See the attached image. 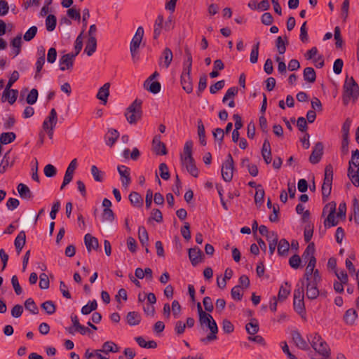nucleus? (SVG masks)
Masks as SVG:
<instances>
[{
    "mask_svg": "<svg viewBox=\"0 0 359 359\" xmlns=\"http://www.w3.org/2000/svg\"><path fill=\"white\" fill-rule=\"evenodd\" d=\"M173 58L172 50L169 48H165L160 58L159 65L168 69L171 64Z\"/></svg>",
    "mask_w": 359,
    "mask_h": 359,
    "instance_id": "15",
    "label": "nucleus"
},
{
    "mask_svg": "<svg viewBox=\"0 0 359 359\" xmlns=\"http://www.w3.org/2000/svg\"><path fill=\"white\" fill-rule=\"evenodd\" d=\"M207 86V76L202 75L199 79L197 93L199 96L201 93L205 89Z\"/></svg>",
    "mask_w": 359,
    "mask_h": 359,
    "instance_id": "64",
    "label": "nucleus"
},
{
    "mask_svg": "<svg viewBox=\"0 0 359 359\" xmlns=\"http://www.w3.org/2000/svg\"><path fill=\"white\" fill-rule=\"evenodd\" d=\"M152 147L154 151L158 155H165L167 154L165 145L161 141L159 135H156L154 137Z\"/></svg>",
    "mask_w": 359,
    "mask_h": 359,
    "instance_id": "16",
    "label": "nucleus"
},
{
    "mask_svg": "<svg viewBox=\"0 0 359 359\" xmlns=\"http://www.w3.org/2000/svg\"><path fill=\"white\" fill-rule=\"evenodd\" d=\"M304 79L309 83H313L316 81V75L315 70L312 67H306L304 69Z\"/></svg>",
    "mask_w": 359,
    "mask_h": 359,
    "instance_id": "41",
    "label": "nucleus"
},
{
    "mask_svg": "<svg viewBox=\"0 0 359 359\" xmlns=\"http://www.w3.org/2000/svg\"><path fill=\"white\" fill-rule=\"evenodd\" d=\"M39 287L42 290H46L49 287L50 282L48 276L43 273L39 276Z\"/></svg>",
    "mask_w": 359,
    "mask_h": 359,
    "instance_id": "58",
    "label": "nucleus"
},
{
    "mask_svg": "<svg viewBox=\"0 0 359 359\" xmlns=\"http://www.w3.org/2000/svg\"><path fill=\"white\" fill-rule=\"evenodd\" d=\"M56 18L53 15H48L46 19V27L48 32H52L55 29L56 26Z\"/></svg>",
    "mask_w": 359,
    "mask_h": 359,
    "instance_id": "45",
    "label": "nucleus"
},
{
    "mask_svg": "<svg viewBox=\"0 0 359 359\" xmlns=\"http://www.w3.org/2000/svg\"><path fill=\"white\" fill-rule=\"evenodd\" d=\"M142 104L141 100L136 99L127 108L125 116L130 124H135L141 119L142 115Z\"/></svg>",
    "mask_w": 359,
    "mask_h": 359,
    "instance_id": "4",
    "label": "nucleus"
},
{
    "mask_svg": "<svg viewBox=\"0 0 359 359\" xmlns=\"http://www.w3.org/2000/svg\"><path fill=\"white\" fill-rule=\"evenodd\" d=\"M233 161L231 154H229L227 159L222 167V176L224 181L230 182L233 177Z\"/></svg>",
    "mask_w": 359,
    "mask_h": 359,
    "instance_id": "10",
    "label": "nucleus"
},
{
    "mask_svg": "<svg viewBox=\"0 0 359 359\" xmlns=\"http://www.w3.org/2000/svg\"><path fill=\"white\" fill-rule=\"evenodd\" d=\"M11 45L13 48L12 53L13 54V56L15 57L20 53L21 50V45H22V36L21 34L18 35L16 37H15L11 43Z\"/></svg>",
    "mask_w": 359,
    "mask_h": 359,
    "instance_id": "32",
    "label": "nucleus"
},
{
    "mask_svg": "<svg viewBox=\"0 0 359 359\" xmlns=\"http://www.w3.org/2000/svg\"><path fill=\"white\" fill-rule=\"evenodd\" d=\"M313 349L322 358H327L330 356V348L324 340L319 344H317L316 347Z\"/></svg>",
    "mask_w": 359,
    "mask_h": 359,
    "instance_id": "24",
    "label": "nucleus"
},
{
    "mask_svg": "<svg viewBox=\"0 0 359 359\" xmlns=\"http://www.w3.org/2000/svg\"><path fill=\"white\" fill-rule=\"evenodd\" d=\"M199 323L201 325H205L210 331V333L205 338L201 339L202 342L206 343L217 339L218 327L215 320L210 314L203 315V317L199 319Z\"/></svg>",
    "mask_w": 359,
    "mask_h": 359,
    "instance_id": "5",
    "label": "nucleus"
},
{
    "mask_svg": "<svg viewBox=\"0 0 359 359\" xmlns=\"http://www.w3.org/2000/svg\"><path fill=\"white\" fill-rule=\"evenodd\" d=\"M126 320L130 325H138L141 321V316L137 312L131 311L127 314Z\"/></svg>",
    "mask_w": 359,
    "mask_h": 359,
    "instance_id": "35",
    "label": "nucleus"
},
{
    "mask_svg": "<svg viewBox=\"0 0 359 359\" xmlns=\"http://www.w3.org/2000/svg\"><path fill=\"white\" fill-rule=\"evenodd\" d=\"M304 293L306 294L305 286L302 285L294 290V309L300 315L305 313Z\"/></svg>",
    "mask_w": 359,
    "mask_h": 359,
    "instance_id": "7",
    "label": "nucleus"
},
{
    "mask_svg": "<svg viewBox=\"0 0 359 359\" xmlns=\"http://www.w3.org/2000/svg\"><path fill=\"white\" fill-rule=\"evenodd\" d=\"M118 171L121 176L122 185L127 188L131 182L129 168L125 165H119L118 166Z\"/></svg>",
    "mask_w": 359,
    "mask_h": 359,
    "instance_id": "14",
    "label": "nucleus"
},
{
    "mask_svg": "<svg viewBox=\"0 0 359 359\" xmlns=\"http://www.w3.org/2000/svg\"><path fill=\"white\" fill-rule=\"evenodd\" d=\"M347 175L352 184L359 187V151L358 149L352 151L351 158L348 162Z\"/></svg>",
    "mask_w": 359,
    "mask_h": 359,
    "instance_id": "3",
    "label": "nucleus"
},
{
    "mask_svg": "<svg viewBox=\"0 0 359 359\" xmlns=\"http://www.w3.org/2000/svg\"><path fill=\"white\" fill-rule=\"evenodd\" d=\"M351 124V121L349 118H347L341 128L342 138H348Z\"/></svg>",
    "mask_w": 359,
    "mask_h": 359,
    "instance_id": "61",
    "label": "nucleus"
},
{
    "mask_svg": "<svg viewBox=\"0 0 359 359\" xmlns=\"http://www.w3.org/2000/svg\"><path fill=\"white\" fill-rule=\"evenodd\" d=\"M187 59L183 62V70L182 73L191 74L192 67V55L189 49H185Z\"/></svg>",
    "mask_w": 359,
    "mask_h": 359,
    "instance_id": "29",
    "label": "nucleus"
},
{
    "mask_svg": "<svg viewBox=\"0 0 359 359\" xmlns=\"http://www.w3.org/2000/svg\"><path fill=\"white\" fill-rule=\"evenodd\" d=\"M129 200L130 203L136 207H141L143 204V199L141 195L135 191H133L130 194Z\"/></svg>",
    "mask_w": 359,
    "mask_h": 359,
    "instance_id": "39",
    "label": "nucleus"
},
{
    "mask_svg": "<svg viewBox=\"0 0 359 359\" xmlns=\"http://www.w3.org/2000/svg\"><path fill=\"white\" fill-rule=\"evenodd\" d=\"M278 253L280 256H286L290 249L289 242L285 239H281L278 244Z\"/></svg>",
    "mask_w": 359,
    "mask_h": 359,
    "instance_id": "34",
    "label": "nucleus"
},
{
    "mask_svg": "<svg viewBox=\"0 0 359 359\" xmlns=\"http://www.w3.org/2000/svg\"><path fill=\"white\" fill-rule=\"evenodd\" d=\"M103 353L108 355L109 353H117L119 351V347L113 341H107L104 342L102 348H100Z\"/></svg>",
    "mask_w": 359,
    "mask_h": 359,
    "instance_id": "27",
    "label": "nucleus"
},
{
    "mask_svg": "<svg viewBox=\"0 0 359 359\" xmlns=\"http://www.w3.org/2000/svg\"><path fill=\"white\" fill-rule=\"evenodd\" d=\"M203 252L198 248H193L189 250V257L194 266L202 261Z\"/></svg>",
    "mask_w": 359,
    "mask_h": 359,
    "instance_id": "18",
    "label": "nucleus"
},
{
    "mask_svg": "<svg viewBox=\"0 0 359 359\" xmlns=\"http://www.w3.org/2000/svg\"><path fill=\"white\" fill-rule=\"evenodd\" d=\"M290 293V285L285 283V285H281L278 294V300L283 302L286 299Z\"/></svg>",
    "mask_w": 359,
    "mask_h": 359,
    "instance_id": "38",
    "label": "nucleus"
},
{
    "mask_svg": "<svg viewBox=\"0 0 359 359\" xmlns=\"http://www.w3.org/2000/svg\"><path fill=\"white\" fill-rule=\"evenodd\" d=\"M25 307L33 314H37L39 312L38 307L32 298H29L25 301Z\"/></svg>",
    "mask_w": 359,
    "mask_h": 359,
    "instance_id": "49",
    "label": "nucleus"
},
{
    "mask_svg": "<svg viewBox=\"0 0 359 359\" xmlns=\"http://www.w3.org/2000/svg\"><path fill=\"white\" fill-rule=\"evenodd\" d=\"M259 42H257L253 46L251 50L250 60L252 64H255L257 62L259 55Z\"/></svg>",
    "mask_w": 359,
    "mask_h": 359,
    "instance_id": "54",
    "label": "nucleus"
},
{
    "mask_svg": "<svg viewBox=\"0 0 359 359\" xmlns=\"http://www.w3.org/2000/svg\"><path fill=\"white\" fill-rule=\"evenodd\" d=\"M110 83H105L100 87L97 93L96 97L102 102L104 104L107 102L108 97L109 95Z\"/></svg>",
    "mask_w": 359,
    "mask_h": 359,
    "instance_id": "20",
    "label": "nucleus"
},
{
    "mask_svg": "<svg viewBox=\"0 0 359 359\" xmlns=\"http://www.w3.org/2000/svg\"><path fill=\"white\" fill-rule=\"evenodd\" d=\"M182 164L184 166L189 173L194 177L198 176V169L196 168L194 158L183 159L181 161Z\"/></svg>",
    "mask_w": 359,
    "mask_h": 359,
    "instance_id": "19",
    "label": "nucleus"
},
{
    "mask_svg": "<svg viewBox=\"0 0 359 359\" xmlns=\"http://www.w3.org/2000/svg\"><path fill=\"white\" fill-rule=\"evenodd\" d=\"M314 252H315V245L313 243H311L308 245L306 247L305 251L304 252L302 255V259L304 261L311 262V259H316L314 257Z\"/></svg>",
    "mask_w": 359,
    "mask_h": 359,
    "instance_id": "30",
    "label": "nucleus"
},
{
    "mask_svg": "<svg viewBox=\"0 0 359 359\" xmlns=\"http://www.w3.org/2000/svg\"><path fill=\"white\" fill-rule=\"evenodd\" d=\"M42 309L48 315H52L55 312L56 308L55 304L52 301H46L41 304Z\"/></svg>",
    "mask_w": 359,
    "mask_h": 359,
    "instance_id": "48",
    "label": "nucleus"
},
{
    "mask_svg": "<svg viewBox=\"0 0 359 359\" xmlns=\"http://www.w3.org/2000/svg\"><path fill=\"white\" fill-rule=\"evenodd\" d=\"M264 191L261 187V186H258L256 190V193L255 195V201L256 204L262 205L264 201Z\"/></svg>",
    "mask_w": 359,
    "mask_h": 359,
    "instance_id": "53",
    "label": "nucleus"
},
{
    "mask_svg": "<svg viewBox=\"0 0 359 359\" xmlns=\"http://www.w3.org/2000/svg\"><path fill=\"white\" fill-rule=\"evenodd\" d=\"M160 176L163 180H168L170 178V172L168 168L165 163H162L159 165Z\"/></svg>",
    "mask_w": 359,
    "mask_h": 359,
    "instance_id": "56",
    "label": "nucleus"
},
{
    "mask_svg": "<svg viewBox=\"0 0 359 359\" xmlns=\"http://www.w3.org/2000/svg\"><path fill=\"white\" fill-rule=\"evenodd\" d=\"M37 98H38V91L36 89L33 88L30 90V92L27 95L26 101L28 104H33L36 102Z\"/></svg>",
    "mask_w": 359,
    "mask_h": 359,
    "instance_id": "59",
    "label": "nucleus"
},
{
    "mask_svg": "<svg viewBox=\"0 0 359 359\" xmlns=\"http://www.w3.org/2000/svg\"><path fill=\"white\" fill-rule=\"evenodd\" d=\"M316 259H311L306 266L304 278L300 280L301 284L305 286L306 297L309 300H313L320 295L318 285L321 281V276L318 269L314 270Z\"/></svg>",
    "mask_w": 359,
    "mask_h": 359,
    "instance_id": "1",
    "label": "nucleus"
},
{
    "mask_svg": "<svg viewBox=\"0 0 359 359\" xmlns=\"http://www.w3.org/2000/svg\"><path fill=\"white\" fill-rule=\"evenodd\" d=\"M138 238L143 246H148L149 236L146 229L144 226L139 227Z\"/></svg>",
    "mask_w": 359,
    "mask_h": 359,
    "instance_id": "42",
    "label": "nucleus"
},
{
    "mask_svg": "<svg viewBox=\"0 0 359 359\" xmlns=\"http://www.w3.org/2000/svg\"><path fill=\"white\" fill-rule=\"evenodd\" d=\"M343 103L347 105L350 100L355 102L359 97V86L353 77L346 76L343 86Z\"/></svg>",
    "mask_w": 359,
    "mask_h": 359,
    "instance_id": "2",
    "label": "nucleus"
},
{
    "mask_svg": "<svg viewBox=\"0 0 359 359\" xmlns=\"http://www.w3.org/2000/svg\"><path fill=\"white\" fill-rule=\"evenodd\" d=\"M17 190L22 198L28 201L32 199L33 194L26 184L20 183L17 187Z\"/></svg>",
    "mask_w": 359,
    "mask_h": 359,
    "instance_id": "23",
    "label": "nucleus"
},
{
    "mask_svg": "<svg viewBox=\"0 0 359 359\" xmlns=\"http://www.w3.org/2000/svg\"><path fill=\"white\" fill-rule=\"evenodd\" d=\"M97 307V303L96 300L94 299L81 308V313L83 315H88L92 311L96 310Z\"/></svg>",
    "mask_w": 359,
    "mask_h": 359,
    "instance_id": "44",
    "label": "nucleus"
},
{
    "mask_svg": "<svg viewBox=\"0 0 359 359\" xmlns=\"http://www.w3.org/2000/svg\"><path fill=\"white\" fill-rule=\"evenodd\" d=\"M119 137V133L116 129H109L105 135L106 144L112 147Z\"/></svg>",
    "mask_w": 359,
    "mask_h": 359,
    "instance_id": "26",
    "label": "nucleus"
},
{
    "mask_svg": "<svg viewBox=\"0 0 359 359\" xmlns=\"http://www.w3.org/2000/svg\"><path fill=\"white\" fill-rule=\"evenodd\" d=\"M245 329L249 334H255L259 331L258 323L257 320H254L245 325Z\"/></svg>",
    "mask_w": 359,
    "mask_h": 359,
    "instance_id": "47",
    "label": "nucleus"
},
{
    "mask_svg": "<svg viewBox=\"0 0 359 359\" xmlns=\"http://www.w3.org/2000/svg\"><path fill=\"white\" fill-rule=\"evenodd\" d=\"M37 30H38L37 27H36V26L31 27L24 34V36H23L24 40L26 41H31L36 36V34L37 33Z\"/></svg>",
    "mask_w": 359,
    "mask_h": 359,
    "instance_id": "52",
    "label": "nucleus"
},
{
    "mask_svg": "<svg viewBox=\"0 0 359 359\" xmlns=\"http://www.w3.org/2000/svg\"><path fill=\"white\" fill-rule=\"evenodd\" d=\"M144 36V29L142 27H139L130 44V51L131 53L132 59L134 62L139 60L138 49L142 41Z\"/></svg>",
    "mask_w": 359,
    "mask_h": 359,
    "instance_id": "6",
    "label": "nucleus"
},
{
    "mask_svg": "<svg viewBox=\"0 0 359 359\" xmlns=\"http://www.w3.org/2000/svg\"><path fill=\"white\" fill-rule=\"evenodd\" d=\"M11 284L13 285V287L16 294H18V295L21 294L22 292V287L20 285V283H19L18 278L17 276L15 275V276H12V278H11Z\"/></svg>",
    "mask_w": 359,
    "mask_h": 359,
    "instance_id": "60",
    "label": "nucleus"
},
{
    "mask_svg": "<svg viewBox=\"0 0 359 359\" xmlns=\"http://www.w3.org/2000/svg\"><path fill=\"white\" fill-rule=\"evenodd\" d=\"M353 214L355 222L359 224V201L356 198L353 200Z\"/></svg>",
    "mask_w": 359,
    "mask_h": 359,
    "instance_id": "51",
    "label": "nucleus"
},
{
    "mask_svg": "<svg viewBox=\"0 0 359 359\" xmlns=\"http://www.w3.org/2000/svg\"><path fill=\"white\" fill-rule=\"evenodd\" d=\"M357 317L356 311L353 309H350L346 311L344 319L346 324L352 325L354 324Z\"/></svg>",
    "mask_w": 359,
    "mask_h": 359,
    "instance_id": "36",
    "label": "nucleus"
},
{
    "mask_svg": "<svg viewBox=\"0 0 359 359\" xmlns=\"http://www.w3.org/2000/svg\"><path fill=\"white\" fill-rule=\"evenodd\" d=\"M164 29L163 27V17L158 15L155 20L154 25V39H157L161 35L162 30Z\"/></svg>",
    "mask_w": 359,
    "mask_h": 359,
    "instance_id": "25",
    "label": "nucleus"
},
{
    "mask_svg": "<svg viewBox=\"0 0 359 359\" xmlns=\"http://www.w3.org/2000/svg\"><path fill=\"white\" fill-rule=\"evenodd\" d=\"M291 334L293 342L298 348L302 350H306L308 348L309 346L307 342L303 339L298 331H293L292 332Z\"/></svg>",
    "mask_w": 359,
    "mask_h": 359,
    "instance_id": "21",
    "label": "nucleus"
},
{
    "mask_svg": "<svg viewBox=\"0 0 359 359\" xmlns=\"http://www.w3.org/2000/svg\"><path fill=\"white\" fill-rule=\"evenodd\" d=\"M16 138V135L13 132L3 133L0 135V142L2 144H8L13 142Z\"/></svg>",
    "mask_w": 359,
    "mask_h": 359,
    "instance_id": "40",
    "label": "nucleus"
},
{
    "mask_svg": "<svg viewBox=\"0 0 359 359\" xmlns=\"http://www.w3.org/2000/svg\"><path fill=\"white\" fill-rule=\"evenodd\" d=\"M231 297L233 299L240 301L243 297V292L240 285L233 287L231 292Z\"/></svg>",
    "mask_w": 359,
    "mask_h": 359,
    "instance_id": "57",
    "label": "nucleus"
},
{
    "mask_svg": "<svg viewBox=\"0 0 359 359\" xmlns=\"http://www.w3.org/2000/svg\"><path fill=\"white\" fill-rule=\"evenodd\" d=\"M323 151V145L321 142H317L313 149V151L309 157V161L316 164L318 163L321 159Z\"/></svg>",
    "mask_w": 359,
    "mask_h": 359,
    "instance_id": "13",
    "label": "nucleus"
},
{
    "mask_svg": "<svg viewBox=\"0 0 359 359\" xmlns=\"http://www.w3.org/2000/svg\"><path fill=\"white\" fill-rule=\"evenodd\" d=\"M84 242L89 252L92 250H97L99 247L98 240L95 237L91 236L90 233L85 235Z\"/></svg>",
    "mask_w": 359,
    "mask_h": 359,
    "instance_id": "22",
    "label": "nucleus"
},
{
    "mask_svg": "<svg viewBox=\"0 0 359 359\" xmlns=\"http://www.w3.org/2000/svg\"><path fill=\"white\" fill-rule=\"evenodd\" d=\"M18 91L17 90H12V89H8L5 88L2 98L5 99L6 100H8V102L12 104H13L18 97Z\"/></svg>",
    "mask_w": 359,
    "mask_h": 359,
    "instance_id": "31",
    "label": "nucleus"
},
{
    "mask_svg": "<svg viewBox=\"0 0 359 359\" xmlns=\"http://www.w3.org/2000/svg\"><path fill=\"white\" fill-rule=\"evenodd\" d=\"M97 48V40L93 37L88 38L86 43L84 52L88 55L91 56L96 50Z\"/></svg>",
    "mask_w": 359,
    "mask_h": 359,
    "instance_id": "33",
    "label": "nucleus"
},
{
    "mask_svg": "<svg viewBox=\"0 0 359 359\" xmlns=\"http://www.w3.org/2000/svg\"><path fill=\"white\" fill-rule=\"evenodd\" d=\"M103 221L112 222L114 220V214L111 209H104L102 215Z\"/></svg>",
    "mask_w": 359,
    "mask_h": 359,
    "instance_id": "55",
    "label": "nucleus"
},
{
    "mask_svg": "<svg viewBox=\"0 0 359 359\" xmlns=\"http://www.w3.org/2000/svg\"><path fill=\"white\" fill-rule=\"evenodd\" d=\"M333 179L332 167L330 165L326 166L325 169V178L322 185V195L324 201L327 200L330 195L332 189V183Z\"/></svg>",
    "mask_w": 359,
    "mask_h": 359,
    "instance_id": "8",
    "label": "nucleus"
},
{
    "mask_svg": "<svg viewBox=\"0 0 359 359\" xmlns=\"http://www.w3.org/2000/svg\"><path fill=\"white\" fill-rule=\"evenodd\" d=\"M57 122V114L56 110L53 108L49 115L46 118L42 124L43 130L54 129Z\"/></svg>",
    "mask_w": 359,
    "mask_h": 359,
    "instance_id": "11",
    "label": "nucleus"
},
{
    "mask_svg": "<svg viewBox=\"0 0 359 359\" xmlns=\"http://www.w3.org/2000/svg\"><path fill=\"white\" fill-rule=\"evenodd\" d=\"M192 147H193V142L191 141L186 142L184 147L183 154L181 155V161L183 159L187 160V159L193 158Z\"/></svg>",
    "mask_w": 359,
    "mask_h": 359,
    "instance_id": "37",
    "label": "nucleus"
},
{
    "mask_svg": "<svg viewBox=\"0 0 359 359\" xmlns=\"http://www.w3.org/2000/svg\"><path fill=\"white\" fill-rule=\"evenodd\" d=\"M26 243V234L24 231H21L15 239L14 245L18 253L19 254L22 250Z\"/></svg>",
    "mask_w": 359,
    "mask_h": 359,
    "instance_id": "28",
    "label": "nucleus"
},
{
    "mask_svg": "<svg viewBox=\"0 0 359 359\" xmlns=\"http://www.w3.org/2000/svg\"><path fill=\"white\" fill-rule=\"evenodd\" d=\"M90 172L93 177L95 181L101 182L103 181L104 172L99 170V168L93 165L90 168Z\"/></svg>",
    "mask_w": 359,
    "mask_h": 359,
    "instance_id": "43",
    "label": "nucleus"
},
{
    "mask_svg": "<svg viewBox=\"0 0 359 359\" xmlns=\"http://www.w3.org/2000/svg\"><path fill=\"white\" fill-rule=\"evenodd\" d=\"M75 57V55H73V53H67L62 55L59 61L60 70L71 69L73 67Z\"/></svg>",
    "mask_w": 359,
    "mask_h": 359,
    "instance_id": "12",
    "label": "nucleus"
},
{
    "mask_svg": "<svg viewBox=\"0 0 359 359\" xmlns=\"http://www.w3.org/2000/svg\"><path fill=\"white\" fill-rule=\"evenodd\" d=\"M45 63V58L43 57V54H40V56L38 57L36 62V74L35 79H40V72L41 71L43 66Z\"/></svg>",
    "mask_w": 359,
    "mask_h": 359,
    "instance_id": "50",
    "label": "nucleus"
},
{
    "mask_svg": "<svg viewBox=\"0 0 359 359\" xmlns=\"http://www.w3.org/2000/svg\"><path fill=\"white\" fill-rule=\"evenodd\" d=\"M43 172L47 177H53L56 175L57 170L54 165L48 164L45 166Z\"/></svg>",
    "mask_w": 359,
    "mask_h": 359,
    "instance_id": "63",
    "label": "nucleus"
},
{
    "mask_svg": "<svg viewBox=\"0 0 359 359\" xmlns=\"http://www.w3.org/2000/svg\"><path fill=\"white\" fill-rule=\"evenodd\" d=\"M301 262L302 259L297 255L292 256L289 259L290 266L294 269H297L300 266Z\"/></svg>",
    "mask_w": 359,
    "mask_h": 359,
    "instance_id": "62",
    "label": "nucleus"
},
{
    "mask_svg": "<svg viewBox=\"0 0 359 359\" xmlns=\"http://www.w3.org/2000/svg\"><path fill=\"white\" fill-rule=\"evenodd\" d=\"M145 89L151 93L156 94L161 91V85L158 81H151L148 86H144Z\"/></svg>",
    "mask_w": 359,
    "mask_h": 359,
    "instance_id": "46",
    "label": "nucleus"
},
{
    "mask_svg": "<svg viewBox=\"0 0 359 359\" xmlns=\"http://www.w3.org/2000/svg\"><path fill=\"white\" fill-rule=\"evenodd\" d=\"M336 206V203L330 202L324 207L323 214L327 213V217L324 221L325 227H331L337 225V217L335 216Z\"/></svg>",
    "mask_w": 359,
    "mask_h": 359,
    "instance_id": "9",
    "label": "nucleus"
},
{
    "mask_svg": "<svg viewBox=\"0 0 359 359\" xmlns=\"http://www.w3.org/2000/svg\"><path fill=\"white\" fill-rule=\"evenodd\" d=\"M180 82L184 90H185L187 93H192L193 82L191 74L182 73Z\"/></svg>",
    "mask_w": 359,
    "mask_h": 359,
    "instance_id": "17",
    "label": "nucleus"
}]
</instances>
